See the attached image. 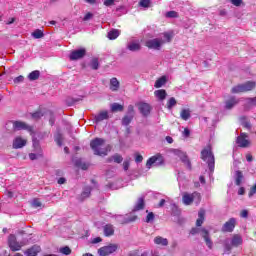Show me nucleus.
Segmentation results:
<instances>
[{"instance_id": "f257e3e1", "label": "nucleus", "mask_w": 256, "mask_h": 256, "mask_svg": "<svg viewBox=\"0 0 256 256\" xmlns=\"http://www.w3.org/2000/svg\"><path fill=\"white\" fill-rule=\"evenodd\" d=\"M105 145V139L103 138H95L91 140L90 147L94 153V155H98L99 157H107L111 148L109 146L103 147Z\"/></svg>"}, {"instance_id": "f03ea898", "label": "nucleus", "mask_w": 256, "mask_h": 256, "mask_svg": "<svg viewBox=\"0 0 256 256\" xmlns=\"http://www.w3.org/2000/svg\"><path fill=\"white\" fill-rule=\"evenodd\" d=\"M171 33H164L163 37L154 38L151 40L146 41L145 45L148 47V49H155L156 51H159L165 43H171Z\"/></svg>"}, {"instance_id": "7ed1b4c3", "label": "nucleus", "mask_w": 256, "mask_h": 256, "mask_svg": "<svg viewBox=\"0 0 256 256\" xmlns=\"http://www.w3.org/2000/svg\"><path fill=\"white\" fill-rule=\"evenodd\" d=\"M201 159L207 163L210 173H213L215 171V155H213L211 146L208 145L201 151Z\"/></svg>"}, {"instance_id": "20e7f679", "label": "nucleus", "mask_w": 256, "mask_h": 256, "mask_svg": "<svg viewBox=\"0 0 256 256\" xmlns=\"http://www.w3.org/2000/svg\"><path fill=\"white\" fill-rule=\"evenodd\" d=\"M239 245H243V237L239 234H235L232 236L231 241H229V239L224 241V252L229 255L231 249H233V247H239Z\"/></svg>"}, {"instance_id": "39448f33", "label": "nucleus", "mask_w": 256, "mask_h": 256, "mask_svg": "<svg viewBox=\"0 0 256 256\" xmlns=\"http://www.w3.org/2000/svg\"><path fill=\"white\" fill-rule=\"evenodd\" d=\"M256 87V82L255 81H247L242 84H238L234 86L231 89V93L237 94V93H248L249 91H253Z\"/></svg>"}, {"instance_id": "423d86ee", "label": "nucleus", "mask_w": 256, "mask_h": 256, "mask_svg": "<svg viewBox=\"0 0 256 256\" xmlns=\"http://www.w3.org/2000/svg\"><path fill=\"white\" fill-rule=\"evenodd\" d=\"M165 163L163 156L161 154L154 155L150 157L146 162L147 169H151L152 167H161Z\"/></svg>"}, {"instance_id": "0eeeda50", "label": "nucleus", "mask_w": 256, "mask_h": 256, "mask_svg": "<svg viewBox=\"0 0 256 256\" xmlns=\"http://www.w3.org/2000/svg\"><path fill=\"white\" fill-rule=\"evenodd\" d=\"M25 245L24 242L17 241L15 234H10L8 237V246L12 251H21V248Z\"/></svg>"}, {"instance_id": "6e6552de", "label": "nucleus", "mask_w": 256, "mask_h": 256, "mask_svg": "<svg viewBox=\"0 0 256 256\" xmlns=\"http://www.w3.org/2000/svg\"><path fill=\"white\" fill-rule=\"evenodd\" d=\"M119 249V245L117 244H109L107 246L101 247L98 249V255L100 256H109L113 255Z\"/></svg>"}, {"instance_id": "1a4fd4ad", "label": "nucleus", "mask_w": 256, "mask_h": 256, "mask_svg": "<svg viewBox=\"0 0 256 256\" xmlns=\"http://www.w3.org/2000/svg\"><path fill=\"white\" fill-rule=\"evenodd\" d=\"M171 153H173V155H176V157H179L182 161V163H184L185 166L188 167V169H191V161H189V157H187V154L179 149H172Z\"/></svg>"}, {"instance_id": "9d476101", "label": "nucleus", "mask_w": 256, "mask_h": 256, "mask_svg": "<svg viewBox=\"0 0 256 256\" xmlns=\"http://www.w3.org/2000/svg\"><path fill=\"white\" fill-rule=\"evenodd\" d=\"M201 201V194L198 192H194L192 194H184L182 197V201L184 203V205H191V203H193V201Z\"/></svg>"}, {"instance_id": "9b49d317", "label": "nucleus", "mask_w": 256, "mask_h": 256, "mask_svg": "<svg viewBox=\"0 0 256 256\" xmlns=\"http://www.w3.org/2000/svg\"><path fill=\"white\" fill-rule=\"evenodd\" d=\"M235 225H237V220L235 218H230L223 226L222 233H233L235 230Z\"/></svg>"}, {"instance_id": "f8f14e48", "label": "nucleus", "mask_w": 256, "mask_h": 256, "mask_svg": "<svg viewBox=\"0 0 256 256\" xmlns=\"http://www.w3.org/2000/svg\"><path fill=\"white\" fill-rule=\"evenodd\" d=\"M236 143L238 145V147H242V148H246L249 147L250 145V141H249V135L245 134V133H241L236 140Z\"/></svg>"}, {"instance_id": "ddd939ff", "label": "nucleus", "mask_w": 256, "mask_h": 256, "mask_svg": "<svg viewBox=\"0 0 256 256\" xmlns=\"http://www.w3.org/2000/svg\"><path fill=\"white\" fill-rule=\"evenodd\" d=\"M86 53H87V50H85V48L74 50L70 53L69 59L70 61H77L79 59H83Z\"/></svg>"}, {"instance_id": "4468645a", "label": "nucleus", "mask_w": 256, "mask_h": 256, "mask_svg": "<svg viewBox=\"0 0 256 256\" xmlns=\"http://www.w3.org/2000/svg\"><path fill=\"white\" fill-rule=\"evenodd\" d=\"M14 131H33V127L27 125L25 122L13 121Z\"/></svg>"}, {"instance_id": "2eb2a0df", "label": "nucleus", "mask_w": 256, "mask_h": 256, "mask_svg": "<svg viewBox=\"0 0 256 256\" xmlns=\"http://www.w3.org/2000/svg\"><path fill=\"white\" fill-rule=\"evenodd\" d=\"M138 109L143 117H149L151 114V105L147 103H140Z\"/></svg>"}, {"instance_id": "dca6fc26", "label": "nucleus", "mask_w": 256, "mask_h": 256, "mask_svg": "<svg viewBox=\"0 0 256 256\" xmlns=\"http://www.w3.org/2000/svg\"><path fill=\"white\" fill-rule=\"evenodd\" d=\"M39 253H41V246L39 245H33L32 247L24 251L25 256H37L39 255Z\"/></svg>"}, {"instance_id": "f3484780", "label": "nucleus", "mask_w": 256, "mask_h": 256, "mask_svg": "<svg viewBox=\"0 0 256 256\" xmlns=\"http://www.w3.org/2000/svg\"><path fill=\"white\" fill-rule=\"evenodd\" d=\"M26 145H27V140L18 136L13 140L12 147L13 149H23V147H25Z\"/></svg>"}, {"instance_id": "a211bd4d", "label": "nucleus", "mask_w": 256, "mask_h": 256, "mask_svg": "<svg viewBox=\"0 0 256 256\" xmlns=\"http://www.w3.org/2000/svg\"><path fill=\"white\" fill-rule=\"evenodd\" d=\"M116 219L119 223L125 224V223H133V221H135V219H137V216H123V215H118L116 216Z\"/></svg>"}, {"instance_id": "6ab92c4d", "label": "nucleus", "mask_w": 256, "mask_h": 256, "mask_svg": "<svg viewBox=\"0 0 256 256\" xmlns=\"http://www.w3.org/2000/svg\"><path fill=\"white\" fill-rule=\"evenodd\" d=\"M104 237H113L115 235V226L112 224H105L103 226Z\"/></svg>"}, {"instance_id": "aec40b11", "label": "nucleus", "mask_w": 256, "mask_h": 256, "mask_svg": "<svg viewBox=\"0 0 256 256\" xmlns=\"http://www.w3.org/2000/svg\"><path fill=\"white\" fill-rule=\"evenodd\" d=\"M201 235L208 247V249H213V241L211 240V237L209 236V231H207L206 229H202L201 230Z\"/></svg>"}, {"instance_id": "412c9836", "label": "nucleus", "mask_w": 256, "mask_h": 256, "mask_svg": "<svg viewBox=\"0 0 256 256\" xmlns=\"http://www.w3.org/2000/svg\"><path fill=\"white\" fill-rule=\"evenodd\" d=\"M238 103L239 99H237V97L230 96L229 99L225 101V109H233Z\"/></svg>"}, {"instance_id": "4be33fe9", "label": "nucleus", "mask_w": 256, "mask_h": 256, "mask_svg": "<svg viewBox=\"0 0 256 256\" xmlns=\"http://www.w3.org/2000/svg\"><path fill=\"white\" fill-rule=\"evenodd\" d=\"M107 119H109V112L102 111L98 115H95L94 122L101 123V121H107Z\"/></svg>"}, {"instance_id": "5701e85b", "label": "nucleus", "mask_w": 256, "mask_h": 256, "mask_svg": "<svg viewBox=\"0 0 256 256\" xmlns=\"http://www.w3.org/2000/svg\"><path fill=\"white\" fill-rule=\"evenodd\" d=\"M205 221V209H200L198 212V219L196 220V227H201Z\"/></svg>"}, {"instance_id": "b1692460", "label": "nucleus", "mask_w": 256, "mask_h": 256, "mask_svg": "<svg viewBox=\"0 0 256 256\" xmlns=\"http://www.w3.org/2000/svg\"><path fill=\"white\" fill-rule=\"evenodd\" d=\"M154 243L155 245H161L162 247H167V245H169V240H167V238L157 236L154 238Z\"/></svg>"}, {"instance_id": "393cba45", "label": "nucleus", "mask_w": 256, "mask_h": 256, "mask_svg": "<svg viewBox=\"0 0 256 256\" xmlns=\"http://www.w3.org/2000/svg\"><path fill=\"white\" fill-rule=\"evenodd\" d=\"M120 86H121V84L116 77H114L110 80V90L111 91H119Z\"/></svg>"}, {"instance_id": "a878e982", "label": "nucleus", "mask_w": 256, "mask_h": 256, "mask_svg": "<svg viewBox=\"0 0 256 256\" xmlns=\"http://www.w3.org/2000/svg\"><path fill=\"white\" fill-rule=\"evenodd\" d=\"M145 207V196L140 197L134 207V211H141Z\"/></svg>"}, {"instance_id": "bb28decb", "label": "nucleus", "mask_w": 256, "mask_h": 256, "mask_svg": "<svg viewBox=\"0 0 256 256\" xmlns=\"http://www.w3.org/2000/svg\"><path fill=\"white\" fill-rule=\"evenodd\" d=\"M121 35V31H119L118 29H112L108 32V39H110V41H114V39H117V37H119Z\"/></svg>"}, {"instance_id": "cd10ccee", "label": "nucleus", "mask_w": 256, "mask_h": 256, "mask_svg": "<svg viewBox=\"0 0 256 256\" xmlns=\"http://www.w3.org/2000/svg\"><path fill=\"white\" fill-rule=\"evenodd\" d=\"M155 97H157V99H159L160 101H165V99L167 98V91L160 89V90H156L154 92Z\"/></svg>"}, {"instance_id": "c85d7f7f", "label": "nucleus", "mask_w": 256, "mask_h": 256, "mask_svg": "<svg viewBox=\"0 0 256 256\" xmlns=\"http://www.w3.org/2000/svg\"><path fill=\"white\" fill-rule=\"evenodd\" d=\"M180 117L183 121H189V119H191V110L182 109L180 112Z\"/></svg>"}, {"instance_id": "c756f323", "label": "nucleus", "mask_w": 256, "mask_h": 256, "mask_svg": "<svg viewBox=\"0 0 256 256\" xmlns=\"http://www.w3.org/2000/svg\"><path fill=\"white\" fill-rule=\"evenodd\" d=\"M245 109L256 107V96L253 98H246Z\"/></svg>"}, {"instance_id": "7c9ffc66", "label": "nucleus", "mask_w": 256, "mask_h": 256, "mask_svg": "<svg viewBox=\"0 0 256 256\" xmlns=\"http://www.w3.org/2000/svg\"><path fill=\"white\" fill-rule=\"evenodd\" d=\"M127 49H129V51H140L141 50V44L136 43V42H131L127 45Z\"/></svg>"}, {"instance_id": "2f4dec72", "label": "nucleus", "mask_w": 256, "mask_h": 256, "mask_svg": "<svg viewBox=\"0 0 256 256\" xmlns=\"http://www.w3.org/2000/svg\"><path fill=\"white\" fill-rule=\"evenodd\" d=\"M41 76V72L39 70H34L28 75L29 81H37Z\"/></svg>"}, {"instance_id": "473e14b6", "label": "nucleus", "mask_w": 256, "mask_h": 256, "mask_svg": "<svg viewBox=\"0 0 256 256\" xmlns=\"http://www.w3.org/2000/svg\"><path fill=\"white\" fill-rule=\"evenodd\" d=\"M242 182H243V172L237 170L235 172V183L239 187Z\"/></svg>"}, {"instance_id": "72a5a7b5", "label": "nucleus", "mask_w": 256, "mask_h": 256, "mask_svg": "<svg viewBox=\"0 0 256 256\" xmlns=\"http://www.w3.org/2000/svg\"><path fill=\"white\" fill-rule=\"evenodd\" d=\"M91 195V186H85L81 193V199H87Z\"/></svg>"}, {"instance_id": "f704fd0d", "label": "nucleus", "mask_w": 256, "mask_h": 256, "mask_svg": "<svg viewBox=\"0 0 256 256\" xmlns=\"http://www.w3.org/2000/svg\"><path fill=\"white\" fill-rule=\"evenodd\" d=\"M111 161H114V163H123V156L114 154L112 157L108 158V163H111Z\"/></svg>"}, {"instance_id": "c9c22d12", "label": "nucleus", "mask_w": 256, "mask_h": 256, "mask_svg": "<svg viewBox=\"0 0 256 256\" xmlns=\"http://www.w3.org/2000/svg\"><path fill=\"white\" fill-rule=\"evenodd\" d=\"M166 83H167V78L165 76H162L158 80H156L154 87L156 89H160V87H162Z\"/></svg>"}, {"instance_id": "e433bc0d", "label": "nucleus", "mask_w": 256, "mask_h": 256, "mask_svg": "<svg viewBox=\"0 0 256 256\" xmlns=\"http://www.w3.org/2000/svg\"><path fill=\"white\" fill-rule=\"evenodd\" d=\"M133 117L132 115H125L122 118V125H124V127H127L131 124V121H133Z\"/></svg>"}, {"instance_id": "4c0bfd02", "label": "nucleus", "mask_w": 256, "mask_h": 256, "mask_svg": "<svg viewBox=\"0 0 256 256\" xmlns=\"http://www.w3.org/2000/svg\"><path fill=\"white\" fill-rule=\"evenodd\" d=\"M54 141L57 143L58 147L63 146V136L60 134V132H57L54 135Z\"/></svg>"}, {"instance_id": "58836bf2", "label": "nucleus", "mask_w": 256, "mask_h": 256, "mask_svg": "<svg viewBox=\"0 0 256 256\" xmlns=\"http://www.w3.org/2000/svg\"><path fill=\"white\" fill-rule=\"evenodd\" d=\"M111 111L112 113H117L119 111H123V105L119 103H113L111 104Z\"/></svg>"}, {"instance_id": "ea45409f", "label": "nucleus", "mask_w": 256, "mask_h": 256, "mask_svg": "<svg viewBox=\"0 0 256 256\" xmlns=\"http://www.w3.org/2000/svg\"><path fill=\"white\" fill-rule=\"evenodd\" d=\"M90 67L94 71H97V69H99V58H92L90 61Z\"/></svg>"}, {"instance_id": "a19ab883", "label": "nucleus", "mask_w": 256, "mask_h": 256, "mask_svg": "<svg viewBox=\"0 0 256 256\" xmlns=\"http://www.w3.org/2000/svg\"><path fill=\"white\" fill-rule=\"evenodd\" d=\"M45 115V113H43V111L38 110L34 113L31 114L32 119H34V121H39V119H41V117H43Z\"/></svg>"}, {"instance_id": "79ce46f5", "label": "nucleus", "mask_w": 256, "mask_h": 256, "mask_svg": "<svg viewBox=\"0 0 256 256\" xmlns=\"http://www.w3.org/2000/svg\"><path fill=\"white\" fill-rule=\"evenodd\" d=\"M177 105V100L175 97H171L167 102V109L171 110V108L175 107Z\"/></svg>"}, {"instance_id": "37998d69", "label": "nucleus", "mask_w": 256, "mask_h": 256, "mask_svg": "<svg viewBox=\"0 0 256 256\" xmlns=\"http://www.w3.org/2000/svg\"><path fill=\"white\" fill-rule=\"evenodd\" d=\"M140 7H144V9H149L151 7V0H140Z\"/></svg>"}, {"instance_id": "c03bdc74", "label": "nucleus", "mask_w": 256, "mask_h": 256, "mask_svg": "<svg viewBox=\"0 0 256 256\" xmlns=\"http://www.w3.org/2000/svg\"><path fill=\"white\" fill-rule=\"evenodd\" d=\"M59 253H62V255H71V248H69V246H64L59 249Z\"/></svg>"}, {"instance_id": "a18cd8bd", "label": "nucleus", "mask_w": 256, "mask_h": 256, "mask_svg": "<svg viewBox=\"0 0 256 256\" xmlns=\"http://www.w3.org/2000/svg\"><path fill=\"white\" fill-rule=\"evenodd\" d=\"M43 31L37 29L32 33V37H34V39H41L43 37Z\"/></svg>"}, {"instance_id": "49530a36", "label": "nucleus", "mask_w": 256, "mask_h": 256, "mask_svg": "<svg viewBox=\"0 0 256 256\" xmlns=\"http://www.w3.org/2000/svg\"><path fill=\"white\" fill-rule=\"evenodd\" d=\"M38 157H43V152L42 151L38 152L37 154H35V153H30L29 154V159L31 161H35Z\"/></svg>"}, {"instance_id": "de8ad7c7", "label": "nucleus", "mask_w": 256, "mask_h": 256, "mask_svg": "<svg viewBox=\"0 0 256 256\" xmlns=\"http://www.w3.org/2000/svg\"><path fill=\"white\" fill-rule=\"evenodd\" d=\"M155 220V214L153 212H149L146 217V223H153Z\"/></svg>"}, {"instance_id": "09e8293b", "label": "nucleus", "mask_w": 256, "mask_h": 256, "mask_svg": "<svg viewBox=\"0 0 256 256\" xmlns=\"http://www.w3.org/2000/svg\"><path fill=\"white\" fill-rule=\"evenodd\" d=\"M127 115H131L132 117H135V107H133V105L128 106Z\"/></svg>"}, {"instance_id": "8fccbe9b", "label": "nucleus", "mask_w": 256, "mask_h": 256, "mask_svg": "<svg viewBox=\"0 0 256 256\" xmlns=\"http://www.w3.org/2000/svg\"><path fill=\"white\" fill-rule=\"evenodd\" d=\"M23 81H25V77H23V75H20L16 78H14V83L17 85L19 83H23Z\"/></svg>"}, {"instance_id": "3c124183", "label": "nucleus", "mask_w": 256, "mask_h": 256, "mask_svg": "<svg viewBox=\"0 0 256 256\" xmlns=\"http://www.w3.org/2000/svg\"><path fill=\"white\" fill-rule=\"evenodd\" d=\"M166 17H168L170 19H175V17H177V12L169 11V12L166 13Z\"/></svg>"}, {"instance_id": "603ef678", "label": "nucleus", "mask_w": 256, "mask_h": 256, "mask_svg": "<svg viewBox=\"0 0 256 256\" xmlns=\"http://www.w3.org/2000/svg\"><path fill=\"white\" fill-rule=\"evenodd\" d=\"M33 147L35 151L41 152V146L39 145V141L33 140Z\"/></svg>"}, {"instance_id": "864d4df0", "label": "nucleus", "mask_w": 256, "mask_h": 256, "mask_svg": "<svg viewBox=\"0 0 256 256\" xmlns=\"http://www.w3.org/2000/svg\"><path fill=\"white\" fill-rule=\"evenodd\" d=\"M105 7H112V5H115V0H104Z\"/></svg>"}, {"instance_id": "5fc2aeb1", "label": "nucleus", "mask_w": 256, "mask_h": 256, "mask_svg": "<svg viewBox=\"0 0 256 256\" xmlns=\"http://www.w3.org/2000/svg\"><path fill=\"white\" fill-rule=\"evenodd\" d=\"M103 239L101 237H96L91 240L92 245H97V243H101Z\"/></svg>"}, {"instance_id": "6e6d98bb", "label": "nucleus", "mask_w": 256, "mask_h": 256, "mask_svg": "<svg viewBox=\"0 0 256 256\" xmlns=\"http://www.w3.org/2000/svg\"><path fill=\"white\" fill-rule=\"evenodd\" d=\"M32 205L37 208V207H41V201H39V199H34L32 201Z\"/></svg>"}, {"instance_id": "4d7b16f0", "label": "nucleus", "mask_w": 256, "mask_h": 256, "mask_svg": "<svg viewBox=\"0 0 256 256\" xmlns=\"http://www.w3.org/2000/svg\"><path fill=\"white\" fill-rule=\"evenodd\" d=\"M89 19H93V13L91 12H88L84 18H83V21H89Z\"/></svg>"}, {"instance_id": "13d9d810", "label": "nucleus", "mask_w": 256, "mask_h": 256, "mask_svg": "<svg viewBox=\"0 0 256 256\" xmlns=\"http://www.w3.org/2000/svg\"><path fill=\"white\" fill-rule=\"evenodd\" d=\"M232 5H235V7H241V3H243V0H231Z\"/></svg>"}, {"instance_id": "bf43d9fd", "label": "nucleus", "mask_w": 256, "mask_h": 256, "mask_svg": "<svg viewBox=\"0 0 256 256\" xmlns=\"http://www.w3.org/2000/svg\"><path fill=\"white\" fill-rule=\"evenodd\" d=\"M240 216H241L243 219H247V217H249V211H247V210H242Z\"/></svg>"}, {"instance_id": "052dcab7", "label": "nucleus", "mask_w": 256, "mask_h": 256, "mask_svg": "<svg viewBox=\"0 0 256 256\" xmlns=\"http://www.w3.org/2000/svg\"><path fill=\"white\" fill-rule=\"evenodd\" d=\"M129 165H130L129 160H125L123 162L124 171H129Z\"/></svg>"}, {"instance_id": "680f3d73", "label": "nucleus", "mask_w": 256, "mask_h": 256, "mask_svg": "<svg viewBox=\"0 0 256 256\" xmlns=\"http://www.w3.org/2000/svg\"><path fill=\"white\" fill-rule=\"evenodd\" d=\"M199 233V228H192L190 231V235H197Z\"/></svg>"}, {"instance_id": "e2e57ef3", "label": "nucleus", "mask_w": 256, "mask_h": 256, "mask_svg": "<svg viewBox=\"0 0 256 256\" xmlns=\"http://www.w3.org/2000/svg\"><path fill=\"white\" fill-rule=\"evenodd\" d=\"M136 163H141L143 161V156L142 155H137L135 158Z\"/></svg>"}, {"instance_id": "0e129e2a", "label": "nucleus", "mask_w": 256, "mask_h": 256, "mask_svg": "<svg viewBox=\"0 0 256 256\" xmlns=\"http://www.w3.org/2000/svg\"><path fill=\"white\" fill-rule=\"evenodd\" d=\"M107 187H108V189H112V190L117 189V186H115V183H108Z\"/></svg>"}, {"instance_id": "69168bd1", "label": "nucleus", "mask_w": 256, "mask_h": 256, "mask_svg": "<svg viewBox=\"0 0 256 256\" xmlns=\"http://www.w3.org/2000/svg\"><path fill=\"white\" fill-rule=\"evenodd\" d=\"M67 179L61 177L58 179V185H64V183H66Z\"/></svg>"}, {"instance_id": "338daca9", "label": "nucleus", "mask_w": 256, "mask_h": 256, "mask_svg": "<svg viewBox=\"0 0 256 256\" xmlns=\"http://www.w3.org/2000/svg\"><path fill=\"white\" fill-rule=\"evenodd\" d=\"M183 135H184V137H189V135H191V131H189L188 128H185Z\"/></svg>"}, {"instance_id": "774afa93", "label": "nucleus", "mask_w": 256, "mask_h": 256, "mask_svg": "<svg viewBox=\"0 0 256 256\" xmlns=\"http://www.w3.org/2000/svg\"><path fill=\"white\" fill-rule=\"evenodd\" d=\"M164 205H165V199H161L156 207L161 208V207H164Z\"/></svg>"}]
</instances>
